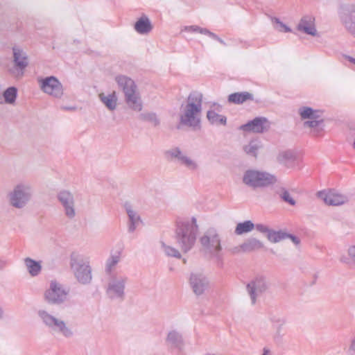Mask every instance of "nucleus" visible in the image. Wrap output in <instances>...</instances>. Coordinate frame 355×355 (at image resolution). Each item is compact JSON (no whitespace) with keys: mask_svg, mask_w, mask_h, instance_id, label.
<instances>
[{"mask_svg":"<svg viewBox=\"0 0 355 355\" xmlns=\"http://www.w3.org/2000/svg\"><path fill=\"white\" fill-rule=\"evenodd\" d=\"M269 286V282L262 275L255 277L247 284L246 290L250 297L252 304L256 303L257 297L266 292Z\"/></svg>","mask_w":355,"mask_h":355,"instance_id":"obj_11","label":"nucleus"},{"mask_svg":"<svg viewBox=\"0 0 355 355\" xmlns=\"http://www.w3.org/2000/svg\"><path fill=\"white\" fill-rule=\"evenodd\" d=\"M219 108H220V107H219V106H217V107H216V109L217 110H218Z\"/></svg>","mask_w":355,"mask_h":355,"instance_id":"obj_51","label":"nucleus"},{"mask_svg":"<svg viewBox=\"0 0 355 355\" xmlns=\"http://www.w3.org/2000/svg\"><path fill=\"white\" fill-rule=\"evenodd\" d=\"M167 344L172 349H176L178 353L182 352L184 349V341L182 335L175 331L168 333L167 337Z\"/></svg>","mask_w":355,"mask_h":355,"instance_id":"obj_20","label":"nucleus"},{"mask_svg":"<svg viewBox=\"0 0 355 355\" xmlns=\"http://www.w3.org/2000/svg\"><path fill=\"white\" fill-rule=\"evenodd\" d=\"M299 157L296 152L291 150L279 151L277 156V162L288 169L295 168L298 164Z\"/></svg>","mask_w":355,"mask_h":355,"instance_id":"obj_16","label":"nucleus"},{"mask_svg":"<svg viewBox=\"0 0 355 355\" xmlns=\"http://www.w3.org/2000/svg\"><path fill=\"white\" fill-rule=\"evenodd\" d=\"M261 148L262 145L260 141L257 139H252L248 144L243 145V150L248 156L257 158L258 155V151Z\"/></svg>","mask_w":355,"mask_h":355,"instance_id":"obj_25","label":"nucleus"},{"mask_svg":"<svg viewBox=\"0 0 355 355\" xmlns=\"http://www.w3.org/2000/svg\"><path fill=\"white\" fill-rule=\"evenodd\" d=\"M10 205L15 209H22L25 207V201H10Z\"/></svg>","mask_w":355,"mask_h":355,"instance_id":"obj_39","label":"nucleus"},{"mask_svg":"<svg viewBox=\"0 0 355 355\" xmlns=\"http://www.w3.org/2000/svg\"><path fill=\"white\" fill-rule=\"evenodd\" d=\"M135 30L139 33H146L152 29V26L146 17H141L135 25Z\"/></svg>","mask_w":355,"mask_h":355,"instance_id":"obj_30","label":"nucleus"},{"mask_svg":"<svg viewBox=\"0 0 355 355\" xmlns=\"http://www.w3.org/2000/svg\"><path fill=\"white\" fill-rule=\"evenodd\" d=\"M250 98V94L248 93H235L230 95L228 100L230 102L239 104L243 103Z\"/></svg>","mask_w":355,"mask_h":355,"instance_id":"obj_33","label":"nucleus"},{"mask_svg":"<svg viewBox=\"0 0 355 355\" xmlns=\"http://www.w3.org/2000/svg\"><path fill=\"white\" fill-rule=\"evenodd\" d=\"M256 225H254L250 220H246L243 223H239L235 229V233L237 235H241L244 233H247L252 230L255 227Z\"/></svg>","mask_w":355,"mask_h":355,"instance_id":"obj_31","label":"nucleus"},{"mask_svg":"<svg viewBox=\"0 0 355 355\" xmlns=\"http://www.w3.org/2000/svg\"><path fill=\"white\" fill-rule=\"evenodd\" d=\"M242 182L253 189L267 188L275 185L277 182V178L266 171L248 169L243 173Z\"/></svg>","mask_w":355,"mask_h":355,"instance_id":"obj_3","label":"nucleus"},{"mask_svg":"<svg viewBox=\"0 0 355 355\" xmlns=\"http://www.w3.org/2000/svg\"><path fill=\"white\" fill-rule=\"evenodd\" d=\"M262 355H272V352L269 349L264 347Z\"/></svg>","mask_w":355,"mask_h":355,"instance_id":"obj_47","label":"nucleus"},{"mask_svg":"<svg viewBox=\"0 0 355 355\" xmlns=\"http://www.w3.org/2000/svg\"><path fill=\"white\" fill-rule=\"evenodd\" d=\"M128 216V232H133L141 223L140 216L137 208L130 202L124 205Z\"/></svg>","mask_w":355,"mask_h":355,"instance_id":"obj_19","label":"nucleus"},{"mask_svg":"<svg viewBox=\"0 0 355 355\" xmlns=\"http://www.w3.org/2000/svg\"><path fill=\"white\" fill-rule=\"evenodd\" d=\"M202 104V94L198 92L191 94L180 107L179 112L180 124L191 128L193 130L199 129L201 123Z\"/></svg>","mask_w":355,"mask_h":355,"instance_id":"obj_1","label":"nucleus"},{"mask_svg":"<svg viewBox=\"0 0 355 355\" xmlns=\"http://www.w3.org/2000/svg\"><path fill=\"white\" fill-rule=\"evenodd\" d=\"M37 315L43 324L47 327L54 335L67 338L73 336L74 334L73 329L65 320L51 315L44 309H40L37 311Z\"/></svg>","mask_w":355,"mask_h":355,"instance_id":"obj_4","label":"nucleus"},{"mask_svg":"<svg viewBox=\"0 0 355 355\" xmlns=\"http://www.w3.org/2000/svg\"><path fill=\"white\" fill-rule=\"evenodd\" d=\"M270 321L272 323L274 327L276 325L284 326L286 322L285 318L275 315H270Z\"/></svg>","mask_w":355,"mask_h":355,"instance_id":"obj_37","label":"nucleus"},{"mask_svg":"<svg viewBox=\"0 0 355 355\" xmlns=\"http://www.w3.org/2000/svg\"><path fill=\"white\" fill-rule=\"evenodd\" d=\"M278 195L282 200H294L295 198H306L303 190L298 188L287 189L282 187L278 191Z\"/></svg>","mask_w":355,"mask_h":355,"instance_id":"obj_22","label":"nucleus"},{"mask_svg":"<svg viewBox=\"0 0 355 355\" xmlns=\"http://www.w3.org/2000/svg\"><path fill=\"white\" fill-rule=\"evenodd\" d=\"M286 239H290L295 245H298L300 243V240L297 236L290 233H287Z\"/></svg>","mask_w":355,"mask_h":355,"instance_id":"obj_40","label":"nucleus"},{"mask_svg":"<svg viewBox=\"0 0 355 355\" xmlns=\"http://www.w3.org/2000/svg\"><path fill=\"white\" fill-rule=\"evenodd\" d=\"M14 52V58H15V62L16 64L20 68H24L26 66L27 62H26V58L21 56V51L19 49H13Z\"/></svg>","mask_w":355,"mask_h":355,"instance_id":"obj_34","label":"nucleus"},{"mask_svg":"<svg viewBox=\"0 0 355 355\" xmlns=\"http://www.w3.org/2000/svg\"><path fill=\"white\" fill-rule=\"evenodd\" d=\"M7 103H12L15 101L17 96V90L14 87L8 88L3 94Z\"/></svg>","mask_w":355,"mask_h":355,"instance_id":"obj_36","label":"nucleus"},{"mask_svg":"<svg viewBox=\"0 0 355 355\" xmlns=\"http://www.w3.org/2000/svg\"><path fill=\"white\" fill-rule=\"evenodd\" d=\"M2 265H4V263L2 262L1 261H0V266H2Z\"/></svg>","mask_w":355,"mask_h":355,"instance_id":"obj_49","label":"nucleus"},{"mask_svg":"<svg viewBox=\"0 0 355 355\" xmlns=\"http://www.w3.org/2000/svg\"><path fill=\"white\" fill-rule=\"evenodd\" d=\"M70 266L80 283L86 284L91 282V268L87 258L78 253L73 252L70 257Z\"/></svg>","mask_w":355,"mask_h":355,"instance_id":"obj_6","label":"nucleus"},{"mask_svg":"<svg viewBox=\"0 0 355 355\" xmlns=\"http://www.w3.org/2000/svg\"><path fill=\"white\" fill-rule=\"evenodd\" d=\"M116 80L125 94L127 104L135 110H140V98L134 81L124 76H117Z\"/></svg>","mask_w":355,"mask_h":355,"instance_id":"obj_8","label":"nucleus"},{"mask_svg":"<svg viewBox=\"0 0 355 355\" xmlns=\"http://www.w3.org/2000/svg\"><path fill=\"white\" fill-rule=\"evenodd\" d=\"M263 243L257 239L250 238L240 245L243 252H252L263 248Z\"/></svg>","mask_w":355,"mask_h":355,"instance_id":"obj_26","label":"nucleus"},{"mask_svg":"<svg viewBox=\"0 0 355 355\" xmlns=\"http://www.w3.org/2000/svg\"><path fill=\"white\" fill-rule=\"evenodd\" d=\"M207 118L213 125H225L226 117L216 112L215 110L211 109L207 113Z\"/></svg>","mask_w":355,"mask_h":355,"instance_id":"obj_27","label":"nucleus"},{"mask_svg":"<svg viewBox=\"0 0 355 355\" xmlns=\"http://www.w3.org/2000/svg\"><path fill=\"white\" fill-rule=\"evenodd\" d=\"M255 229L260 233L264 234L271 243H276L286 239L288 232L286 231L282 230L276 231L261 223L256 224Z\"/></svg>","mask_w":355,"mask_h":355,"instance_id":"obj_15","label":"nucleus"},{"mask_svg":"<svg viewBox=\"0 0 355 355\" xmlns=\"http://www.w3.org/2000/svg\"><path fill=\"white\" fill-rule=\"evenodd\" d=\"M198 232V226L195 217H192L191 220H177L175 239L184 252H189L193 247Z\"/></svg>","mask_w":355,"mask_h":355,"instance_id":"obj_2","label":"nucleus"},{"mask_svg":"<svg viewBox=\"0 0 355 355\" xmlns=\"http://www.w3.org/2000/svg\"><path fill=\"white\" fill-rule=\"evenodd\" d=\"M42 89L46 94L54 96L62 94V87L60 82L54 77L46 78L41 81Z\"/></svg>","mask_w":355,"mask_h":355,"instance_id":"obj_18","label":"nucleus"},{"mask_svg":"<svg viewBox=\"0 0 355 355\" xmlns=\"http://www.w3.org/2000/svg\"><path fill=\"white\" fill-rule=\"evenodd\" d=\"M282 327L283 326H280V325H276L275 327L276 328V336H282L281 332H282Z\"/></svg>","mask_w":355,"mask_h":355,"instance_id":"obj_45","label":"nucleus"},{"mask_svg":"<svg viewBox=\"0 0 355 355\" xmlns=\"http://www.w3.org/2000/svg\"><path fill=\"white\" fill-rule=\"evenodd\" d=\"M189 283L193 293L197 295H200L208 288L209 281L207 278L202 274L191 275Z\"/></svg>","mask_w":355,"mask_h":355,"instance_id":"obj_17","label":"nucleus"},{"mask_svg":"<svg viewBox=\"0 0 355 355\" xmlns=\"http://www.w3.org/2000/svg\"><path fill=\"white\" fill-rule=\"evenodd\" d=\"M25 267L31 277L39 275L42 271V262L37 261L29 257L24 260Z\"/></svg>","mask_w":355,"mask_h":355,"instance_id":"obj_24","label":"nucleus"},{"mask_svg":"<svg viewBox=\"0 0 355 355\" xmlns=\"http://www.w3.org/2000/svg\"><path fill=\"white\" fill-rule=\"evenodd\" d=\"M301 120L304 121V128L314 129L323 121L320 112L309 107H302L298 110Z\"/></svg>","mask_w":355,"mask_h":355,"instance_id":"obj_12","label":"nucleus"},{"mask_svg":"<svg viewBox=\"0 0 355 355\" xmlns=\"http://www.w3.org/2000/svg\"><path fill=\"white\" fill-rule=\"evenodd\" d=\"M66 216L73 218L76 215V206L74 201H61Z\"/></svg>","mask_w":355,"mask_h":355,"instance_id":"obj_32","label":"nucleus"},{"mask_svg":"<svg viewBox=\"0 0 355 355\" xmlns=\"http://www.w3.org/2000/svg\"><path fill=\"white\" fill-rule=\"evenodd\" d=\"M128 277L122 272L110 274L106 286V294L109 298L122 301L125 297V288Z\"/></svg>","mask_w":355,"mask_h":355,"instance_id":"obj_7","label":"nucleus"},{"mask_svg":"<svg viewBox=\"0 0 355 355\" xmlns=\"http://www.w3.org/2000/svg\"><path fill=\"white\" fill-rule=\"evenodd\" d=\"M182 31H190L193 33H199L202 34L208 33L207 30L195 26H185Z\"/></svg>","mask_w":355,"mask_h":355,"instance_id":"obj_38","label":"nucleus"},{"mask_svg":"<svg viewBox=\"0 0 355 355\" xmlns=\"http://www.w3.org/2000/svg\"><path fill=\"white\" fill-rule=\"evenodd\" d=\"M353 146L355 148V139H354V144H353Z\"/></svg>","mask_w":355,"mask_h":355,"instance_id":"obj_50","label":"nucleus"},{"mask_svg":"<svg viewBox=\"0 0 355 355\" xmlns=\"http://www.w3.org/2000/svg\"><path fill=\"white\" fill-rule=\"evenodd\" d=\"M349 350L350 351V352L352 354L355 355V336L353 337V338L351 340Z\"/></svg>","mask_w":355,"mask_h":355,"instance_id":"obj_42","label":"nucleus"},{"mask_svg":"<svg viewBox=\"0 0 355 355\" xmlns=\"http://www.w3.org/2000/svg\"><path fill=\"white\" fill-rule=\"evenodd\" d=\"M99 97L101 101L110 110H114L117 105V98L116 92H113L112 94L105 96L104 94H100Z\"/></svg>","mask_w":355,"mask_h":355,"instance_id":"obj_29","label":"nucleus"},{"mask_svg":"<svg viewBox=\"0 0 355 355\" xmlns=\"http://www.w3.org/2000/svg\"><path fill=\"white\" fill-rule=\"evenodd\" d=\"M162 246L163 248L164 252L167 256L173 257L176 258H180L181 254L178 250L175 248L166 245L163 242H162Z\"/></svg>","mask_w":355,"mask_h":355,"instance_id":"obj_35","label":"nucleus"},{"mask_svg":"<svg viewBox=\"0 0 355 355\" xmlns=\"http://www.w3.org/2000/svg\"><path fill=\"white\" fill-rule=\"evenodd\" d=\"M345 201H324L327 206H340L343 205Z\"/></svg>","mask_w":355,"mask_h":355,"instance_id":"obj_41","label":"nucleus"},{"mask_svg":"<svg viewBox=\"0 0 355 355\" xmlns=\"http://www.w3.org/2000/svg\"><path fill=\"white\" fill-rule=\"evenodd\" d=\"M338 15L346 31L355 37V3H340L338 8Z\"/></svg>","mask_w":355,"mask_h":355,"instance_id":"obj_10","label":"nucleus"},{"mask_svg":"<svg viewBox=\"0 0 355 355\" xmlns=\"http://www.w3.org/2000/svg\"><path fill=\"white\" fill-rule=\"evenodd\" d=\"M279 26L281 28V29H280L281 31H283V32H291V28H288L285 24H284L283 23L279 22Z\"/></svg>","mask_w":355,"mask_h":355,"instance_id":"obj_44","label":"nucleus"},{"mask_svg":"<svg viewBox=\"0 0 355 355\" xmlns=\"http://www.w3.org/2000/svg\"><path fill=\"white\" fill-rule=\"evenodd\" d=\"M171 157L176 158L178 162L189 171H194L199 168V164L192 157L182 152L178 148H173L166 152Z\"/></svg>","mask_w":355,"mask_h":355,"instance_id":"obj_13","label":"nucleus"},{"mask_svg":"<svg viewBox=\"0 0 355 355\" xmlns=\"http://www.w3.org/2000/svg\"><path fill=\"white\" fill-rule=\"evenodd\" d=\"M297 28L311 36L317 35V31L314 25V19L311 17H304L297 24Z\"/></svg>","mask_w":355,"mask_h":355,"instance_id":"obj_21","label":"nucleus"},{"mask_svg":"<svg viewBox=\"0 0 355 355\" xmlns=\"http://www.w3.org/2000/svg\"><path fill=\"white\" fill-rule=\"evenodd\" d=\"M270 128V122L266 118L257 117L241 126L244 132L252 133H263Z\"/></svg>","mask_w":355,"mask_h":355,"instance_id":"obj_14","label":"nucleus"},{"mask_svg":"<svg viewBox=\"0 0 355 355\" xmlns=\"http://www.w3.org/2000/svg\"><path fill=\"white\" fill-rule=\"evenodd\" d=\"M343 57L347 60L348 61H349L350 62L353 63L354 64H355V58L349 56V55H344Z\"/></svg>","mask_w":355,"mask_h":355,"instance_id":"obj_46","label":"nucleus"},{"mask_svg":"<svg viewBox=\"0 0 355 355\" xmlns=\"http://www.w3.org/2000/svg\"><path fill=\"white\" fill-rule=\"evenodd\" d=\"M289 205L294 206L296 204V201H286Z\"/></svg>","mask_w":355,"mask_h":355,"instance_id":"obj_48","label":"nucleus"},{"mask_svg":"<svg viewBox=\"0 0 355 355\" xmlns=\"http://www.w3.org/2000/svg\"><path fill=\"white\" fill-rule=\"evenodd\" d=\"M315 197L321 200H334L335 198H346L339 191L336 189H324L318 191L315 193Z\"/></svg>","mask_w":355,"mask_h":355,"instance_id":"obj_23","label":"nucleus"},{"mask_svg":"<svg viewBox=\"0 0 355 355\" xmlns=\"http://www.w3.org/2000/svg\"><path fill=\"white\" fill-rule=\"evenodd\" d=\"M121 259V252L116 251L112 253L106 261L105 270L106 272L112 274V271L115 266L120 262Z\"/></svg>","mask_w":355,"mask_h":355,"instance_id":"obj_28","label":"nucleus"},{"mask_svg":"<svg viewBox=\"0 0 355 355\" xmlns=\"http://www.w3.org/2000/svg\"><path fill=\"white\" fill-rule=\"evenodd\" d=\"M348 254L355 261V245L349 248Z\"/></svg>","mask_w":355,"mask_h":355,"instance_id":"obj_43","label":"nucleus"},{"mask_svg":"<svg viewBox=\"0 0 355 355\" xmlns=\"http://www.w3.org/2000/svg\"><path fill=\"white\" fill-rule=\"evenodd\" d=\"M200 242L205 254L209 255L210 258L216 259L218 265L221 266L223 265V255L220 253L222 248L220 239L216 230L214 228L207 230L200 237Z\"/></svg>","mask_w":355,"mask_h":355,"instance_id":"obj_5","label":"nucleus"},{"mask_svg":"<svg viewBox=\"0 0 355 355\" xmlns=\"http://www.w3.org/2000/svg\"><path fill=\"white\" fill-rule=\"evenodd\" d=\"M69 291L60 282L51 280L44 293V300L49 304L59 305L67 300Z\"/></svg>","mask_w":355,"mask_h":355,"instance_id":"obj_9","label":"nucleus"}]
</instances>
